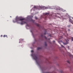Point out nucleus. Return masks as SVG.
I'll return each instance as SVG.
<instances>
[{
	"label": "nucleus",
	"instance_id": "1",
	"mask_svg": "<svg viewBox=\"0 0 73 73\" xmlns=\"http://www.w3.org/2000/svg\"><path fill=\"white\" fill-rule=\"evenodd\" d=\"M24 20V19H20L19 17L16 18L15 19L16 22L17 23H20V21H21V23H20L21 25H23L24 24L27 23V22H26L23 21V20Z\"/></svg>",
	"mask_w": 73,
	"mask_h": 73
},
{
	"label": "nucleus",
	"instance_id": "20",
	"mask_svg": "<svg viewBox=\"0 0 73 73\" xmlns=\"http://www.w3.org/2000/svg\"><path fill=\"white\" fill-rule=\"evenodd\" d=\"M53 42H55V41H53Z\"/></svg>",
	"mask_w": 73,
	"mask_h": 73
},
{
	"label": "nucleus",
	"instance_id": "24",
	"mask_svg": "<svg viewBox=\"0 0 73 73\" xmlns=\"http://www.w3.org/2000/svg\"><path fill=\"white\" fill-rule=\"evenodd\" d=\"M68 48H69V46H68Z\"/></svg>",
	"mask_w": 73,
	"mask_h": 73
},
{
	"label": "nucleus",
	"instance_id": "4",
	"mask_svg": "<svg viewBox=\"0 0 73 73\" xmlns=\"http://www.w3.org/2000/svg\"><path fill=\"white\" fill-rule=\"evenodd\" d=\"M41 49V47H39L37 48V50H39V49Z\"/></svg>",
	"mask_w": 73,
	"mask_h": 73
},
{
	"label": "nucleus",
	"instance_id": "17",
	"mask_svg": "<svg viewBox=\"0 0 73 73\" xmlns=\"http://www.w3.org/2000/svg\"><path fill=\"white\" fill-rule=\"evenodd\" d=\"M72 41H73V38H72Z\"/></svg>",
	"mask_w": 73,
	"mask_h": 73
},
{
	"label": "nucleus",
	"instance_id": "8",
	"mask_svg": "<svg viewBox=\"0 0 73 73\" xmlns=\"http://www.w3.org/2000/svg\"><path fill=\"white\" fill-rule=\"evenodd\" d=\"M37 7L36 6H34V8L35 9H37Z\"/></svg>",
	"mask_w": 73,
	"mask_h": 73
},
{
	"label": "nucleus",
	"instance_id": "22",
	"mask_svg": "<svg viewBox=\"0 0 73 73\" xmlns=\"http://www.w3.org/2000/svg\"><path fill=\"white\" fill-rule=\"evenodd\" d=\"M1 37H3V35H1Z\"/></svg>",
	"mask_w": 73,
	"mask_h": 73
},
{
	"label": "nucleus",
	"instance_id": "23",
	"mask_svg": "<svg viewBox=\"0 0 73 73\" xmlns=\"http://www.w3.org/2000/svg\"><path fill=\"white\" fill-rule=\"evenodd\" d=\"M46 9H48V8L46 7Z\"/></svg>",
	"mask_w": 73,
	"mask_h": 73
},
{
	"label": "nucleus",
	"instance_id": "14",
	"mask_svg": "<svg viewBox=\"0 0 73 73\" xmlns=\"http://www.w3.org/2000/svg\"><path fill=\"white\" fill-rule=\"evenodd\" d=\"M61 46H62V47H63L64 48H65V47H64V46L62 45H61Z\"/></svg>",
	"mask_w": 73,
	"mask_h": 73
},
{
	"label": "nucleus",
	"instance_id": "19",
	"mask_svg": "<svg viewBox=\"0 0 73 73\" xmlns=\"http://www.w3.org/2000/svg\"><path fill=\"white\" fill-rule=\"evenodd\" d=\"M49 36H50V37H51V35H49Z\"/></svg>",
	"mask_w": 73,
	"mask_h": 73
},
{
	"label": "nucleus",
	"instance_id": "16",
	"mask_svg": "<svg viewBox=\"0 0 73 73\" xmlns=\"http://www.w3.org/2000/svg\"><path fill=\"white\" fill-rule=\"evenodd\" d=\"M64 45H66V43H64Z\"/></svg>",
	"mask_w": 73,
	"mask_h": 73
},
{
	"label": "nucleus",
	"instance_id": "6",
	"mask_svg": "<svg viewBox=\"0 0 73 73\" xmlns=\"http://www.w3.org/2000/svg\"><path fill=\"white\" fill-rule=\"evenodd\" d=\"M69 56L70 57H72V58H73V56H72V55L70 54V55H69Z\"/></svg>",
	"mask_w": 73,
	"mask_h": 73
},
{
	"label": "nucleus",
	"instance_id": "13",
	"mask_svg": "<svg viewBox=\"0 0 73 73\" xmlns=\"http://www.w3.org/2000/svg\"><path fill=\"white\" fill-rule=\"evenodd\" d=\"M44 38L46 39H47V38L46 37V36H44Z\"/></svg>",
	"mask_w": 73,
	"mask_h": 73
},
{
	"label": "nucleus",
	"instance_id": "12",
	"mask_svg": "<svg viewBox=\"0 0 73 73\" xmlns=\"http://www.w3.org/2000/svg\"><path fill=\"white\" fill-rule=\"evenodd\" d=\"M46 31L45 33H44V35H46Z\"/></svg>",
	"mask_w": 73,
	"mask_h": 73
},
{
	"label": "nucleus",
	"instance_id": "2",
	"mask_svg": "<svg viewBox=\"0 0 73 73\" xmlns=\"http://www.w3.org/2000/svg\"><path fill=\"white\" fill-rule=\"evenodd\" d=\"M34 59L35 60L36 62H37V56H36V55H35L34 56Z\"/></svg>",
	"mask_w": 73,
	"mask_h": 73
},
{
	"label": "nucleus",
	"instance_id": "10",
	"mask_svg": "<svg viewBox=\"0 0 73 73\" xmlns=\"http://www.w3.org/2000/svg\"><path fill=\"white\" fill-rule=\"evenodd\" d=\"M35 19H36V20H37V17H35Z\"/></svg>",
	"mask_w": 73,
	"mask_h": 73
},
{
	"label": "nucleus",
	"instance_id": "3",
	"mask_svg": "<svg viewBox=\"0 0 73 73\" xmlns=\"http://www.w3.org/2000/svg\"><path fill=\"white\" fill-rule=\"evenodd\" d=\"M45 15H47V16L49 15V13H44Z\"/></svg>",
	"mask_w": 73,
	"mask_h": 73
},
{
	"label": "nucleus",
	"instance_id": "15",
	"mask_svg": "<svg viewBox=\"0 0 73 73\" xmlns=\"http://www.w3.org/2000/svg\"><path fill=\"white\" fill-rule=\"evenodd\" d=\"M31 52L33 53V52H34V51H33V50H31Z\"/></svg>",
	"mask_w": 73,
	"mask_h": 73
},
{
	"label": "nucleus",
	"instance_id": "18",
	"mask_svg": "<svg viewBox=\"0 0 73 73\" xmlns=\"http://www.w3.org/2000/svg\"><path fill=\"white\" fill-rule=\"evenodd\" d=\"M68 31H70V29H68Z\"/></svg>",
	"mask_w": 73,
	"mask_h": 73
},
{
	"label": "nucleus",
	"instance_id": "5",
	"mask_svg": "<svg viewBox=\"0 0 73 73\" xmlns=\"http://www.w3.org/2000/svg\"><path fill=\"white\" fill-rule=\"evenodd\" d=\"M8 37V36H7V35H4V36H3V37Z\"/></svg>",
	"mask_w": 73,
	"mask_h": 73
},
{
	"label": "nucleus",
	"instance_id": "25",
	"mask_svg": "<svg viewBox=\"0 0 73 73\" xmlns=\"http://www.w3.org/2000/svg\"><path fill=\"white\" fill-rule=\"evenodd\" d=\"M49 40V39H48Z\"/></svg>",
	"mask_w": 73,
	"mask_h": 73
},
{
	"label": "nucleus",
	"instance_id": "21",
	"mask_svg": "<svg viewBox=\"0 0 73 73\" xmlns=\"http://www.w3.org/2000/svg\"><path fill=\"white\" fill-rule=\"evenodd\" d=\"M68 27H70V25L68 26Z\"/></svg>",
	"mask_w": 73,
	"mask_h": 73
},
{
	"label": "nucleus",
	"instance_id": "7",
	"mask_svg": "<svg viewBox=\"0 0 73 73\" xmlns=\"http://www.w3.org/2000/svg\"><path fill=\"white\" fill-rule=\"evenodd\" d=\"M36 25H37V26L38 27H39V26H40V25L38 24H36Z\"/></svg>",
	"mask_w": 73,
	"mask_h": 73
},
{
	"label": "nucleus",
	"instance_id": "11",
	"mask_svg": "<svg viewBox=\"0 0 73 73\" xmlns=\"http://www.w3.org/2000/svg\"><path fill=\"white\" fill-rule=\"evenodd\" d=\"M67 62H68V64H70V62H69V61H67Z\"/></svg>",
	"mask_w": 73,
	"mask_h": 73
},
{
	"label": "nucleus",
	"instance_id": "9",
	"mask_svg": "<svg viewBox=\"0 0 73 73\" xmlns=\"http://www.w3.org/2000/svg\"><path fill=\"white\" fill-rule=\"evenodd\" d=\"M44 43H45V46H46V45H47V44H46V42H45Z\"/></svg>",
	"mask_w": 73,
	"mask_h": 73
}]
</instances>
